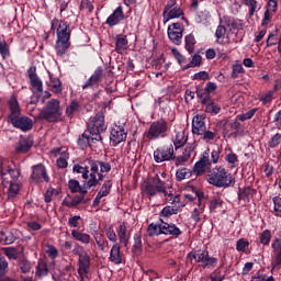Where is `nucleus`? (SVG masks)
<instances>
[{
  "mask_svg": "<svg viewBox=\"0 0 281 281\" xmlns=\"http://www.w3.org/2000/svg\"><path fill=\"white\" fill-rule=\"evenodd\" d=\"M87 166L76 164L72 167V172L81 175L85 179L86 188H95L100 186V181H104V175L111 172V164L102 160L87 159Z\"/></svg>",
  "mask_w": 281,
  "mask_h": 281,
  "instance_id": "nucleus-1",
  "label": "nucleus"
},
{
  "mask_svg": "<svg viewBox=\"0 0 281 281\" xmlns=\"http://www.w3.org/2000/svg\"><path fill=\"white\" fill-rule=\"evenodd\" d=\"M50 30L52 32H56L57 40L55 43V52L57 56L63 58L67 52H69V47H71V30L69 29V23L65 20H58L54 18L50 21Z\"/></svg>",
  "mask_w": 281,
  "mask_h": 281,
  "instance_id": "nucleus-2",
  "label": "nucleus"
},
{
  "mask_svg": "<svg viewBox=\"0 0 281 281\" xmlns=\"http://www.w3.org/2000/svg\"><path fill=\"white\" fill-rule=\"evenodd\" d=\"M8 108H9V115L8 120L10 124L14 128H19L23 133H27V131H32L34 126V122L30 116L24 115L21 113V105L19 104V100L14 94H12L8 101Z\"/></svg>",
  "mask_w": 281,
  "mask_h": 281,
  "instance_id": "nucleus-3",
  "label": "nucleus"
},
{
  "mask_svg": "<svg viewBox=\"0 0 281 281\" xmlns=\"http://www.w3.org/2000/svg\"><path fill=\"white\" fill-rule=\"evenodd\" d=\"M0 177L2 179L3 188H9V196H16V194H19V190H21V184L19 183L21 170L1 166Z\"/></svg>",
  "mask_w": 281,
  "mask_h": 281,
  "instance_id": "nucleus-4",
  "label": "nucleus"
},
{
  "mask_svg": "<svg viewBox=\"0 0 281 281\" xmlns=\"http://www.w3.org/2000/svg\"><path fill=\"white\" fill-rule=\"evenodd\" d=\"M206 181L215 188H229L234 183V178L223 166H216L206 176Z\"/></svg>",
  "mask_w": 281,
  "mask_h": 281,
  "instance_id": "nucleus-5",
  "label": "nucleus"
},
{
  "mask_svg": "<svg viewBox=\"0 0 281 281\" xmlns=\"http://www.w3.org/2000/svg\"><path fill=\"white\" fill-rule=\"evenodd\" d=\"M40 120L46 122H63V110H60V101L58 99H52L48 101L44 109L41 110Z\"/></svg>",
  "mask_w": 281,
  "mask_h": 281,
  "instance_id": "nucleus-6",
  "label": "nucleus"
},
{
  "mask_svg": "<svg viewBox=\"0 0 281 281\" xmlns=\"http://www.w3.org/2000/svg\"><path fill=\"white\" fill-rule=\"evenodd\" d=\"M88 133L93 135L95 142H102V133L106 131V123L104 122V113L99 112L91 116L88 122Z\"/></svg>",
  "mask_w": 281,
  "mask_h": 281,
  "instance_id": "nucleus-7",
  "label": "nucleus"
},
{
  "mask_svg": "<svg viewBox=\"0 0 281 281\" xmlns=\"http://www.w3.org/2000/svg\"><path fill=\"white\" fill-rule=\"evenodd\" d=\"M142 191L149 199L157 194H166V182L159 176H155L143 182Z\"/></svg>",
  "mask_w": 281,
  "mask_h": 281,
  "instance_id": "nucleus-8",
  "label": "nucleus"
},
{
  "mask_svg": "<svg viewBox=\"0 0 281 281\" xmlns=\"http://www.w3.org/2000/svg\"><path fill=\"white\" fill-rule=\"evenodd\" d=\"M72 254L74 256H78V273L81 278H83V276L89 273V268L91 267V257L89 256V252L85 250V247L78 243L74 245Z\"/></svg>",
  "mask_w": 281,
  "mask_h": 281,
  "instance_id": "nucleus-9",
  "label": "nucleus"
},
{
  "mask_svg": "<svg viewBox=\"0 0 281 281\" xmlns=\"http://www.w3.org/2000/svg\"><path fill=\"white\" fill-rule=\"evenodd\" d=\"M168 133V121L165 119H159L154 121L147 132H145V137L153 142L155 139H161L166 137Z\"/></svg>",
  "mask_w": 281,
  "mask_h": 281,
  "instance_id": "nucleus-10",
  "label": "nucleus"
},
{
  "mask_svg": "<svg viewBox=\"0 0 281 281\" xmlns=\"http://www.w3.org/2000/svg\"><path fill=\"white\" fill-rule=\"evenodd\" d=\"M189 260H194V262H200L203 269H207L212 267H216L218 265V259L216 257H210V252L207 250H193L187 255Z\"/></svg>",
  "mask_w": 281,
  "mask_h": 281,
  "instance_id": "nucleus-11",
  "label": "nucleus"
},
{
  "mask_svg": "<svg viewBox=\"0 0 281 281\" xmlns=\"http://www.w3.org/2000/svg\"><path fill=\"white\" fill-rule=\"evenodd\" d=\"M175 159V145L168 144L160 146L154 150V161L156 164H164Z\"/></svg>",
  "mask_w": 281,
  "mask_h": 281,
  "instance_id": "nucleus-12",
  "label": "nucleus"
},
{
  "mask_svg": "<svg viewBox=\"0 0 281 281\" xmlns=\"http://www.w3.org/2000/svg\"><path fill=\"white\" fill-rule=\"evenodd\" d=\"M212 168V161H210V148L203 151L199 161L193 166L192 172L195 177H201Z\"/></svg>",
  "mask_w": 281,
  "mask_h": 281,
  "instance_id": "nucleus-13",
  "label": "nucleus"
},
{
  "mask_svg": "<svg viewBox=\"0 0 281 281\" xmlns=\"http://www.w3.org/2000/svg\"><path fill=\"white\" fill-rule=\"evenodd\" d=\"M164 23H168L171 19L183 16V9L177 4V0H169L164 9Z\"/></svg>",
  "mask_w": 281,
  "mask_h": 281,
  "instance_id": "nucleus-14",
  "label": "nucleus"
},
{
  "mask_svg": "<svg viewBox=\"0 0 281 281\" xmlns=\"http://www.w3.org/2000/svg\"><path fill=\"white\" fill-rule=\"evenodd\" d=\"M27 78L31 85V91L36 95H41L43 93V81L38 78L36 74V66H32L26 71Z\"/></svg>",
  "mask_w": 281,
  "mask_h": 281,
  "instance_id": "nucleus-15",
  "label": "nucleus"
},
{
  "mask_svg": "<svg viewBox=\"0 0 281 281\" xmlns=\"http://www.w3.org/2000/svg\"><path fill=\"white\" fill-rule=\"evenodd\" d=\"M128 132L124 128V125L114 124L110 132V142L112 146H119L122 142H126Z\"/></svg>",
  "mask_w": 281,
  "mask_h": 281,
  "instance_id": "nucleus-16",
  "label": "nucleus"
},
{
  "mask_svg": "<svg viewBox=\"0 0 281 281\" xmlns=\"http://www.w3.org/2000/svg\"><path fill=\"white\" fill-rule=\"evenodd\" d=\"M167 34L173 45H181V41L183 40V29H181V23L169 25Z\"/></svg>",
  "mask_w": 281,
  "mask_h": 281,
  "instance_id": "nucleus-17",
  "label": "nucleus"
},
{
  "mask_svg": "<svg viewBox=\"0 0 281 281\" xmlns=\"http://www.w3.org/2000/svg\"><path fill=\"white\" fill-rule=\"evenodd\" d=\"M104 69L102 67H98L90 78L81 86V89H98L100 87V82H102V74Z\"/></svg>",
  "mask_w": 281,
  "mask_h": 281,
  "instance_id": "nucleus-18",
  "label": "nucleus"
},
{
  "mask_svg": "<svg viewBox=\"0 0 281 281\" xmlns=\"http://www.w3.org/2000/svg\"><path fill=\"white\" fill-rule=\"evenodd\" d=\"M124 19H126V15L124 14V8L119 5L106 19L105 25H109V27H115V25H120Z\"/></svg>",
  "mask_w": 281,
  "mask_h": 281,
  "instance_id": "nucleus-19",
  "label": "nucleus"
},
{
  "mask_svg": "<svg viewBox=\"0 0 281 281\" xmlns=\"http://www.w3.org/2000/svg\"><path fill=\"white\" fill-rule=\"evenodd\" d=\"M31 179L35 183H38L40 181H45L46 183H49V176H47V169H45V166L43 164L33 166Z\"/></svg>",
  "mask_w": 281,
  "mask_h": 281,
  "instance_id": "nucleus-20",
  "label": "nucleus"
},
{
  "mask_svg": "<svg viewBox=\"0 0 281 281\" xmlns=\"http://www.w3.org/2000/svg\"><path fill=\"white\" fill-rule=\"evenodd\" d=\"M160 223H161L162 234H165L166 236H175V238H179V236L183 234L180 227H177V225L172 223L165 222L164 218H160Z\"/></svg>",
  "mask_w": 281,
  "mask_h": 281,
  "instance_id": "nucleus-21",
  "label": "nucleus"
},
{
  "mask_svg": "<svg viewBox=\"0 0 281 281\" xmlns=\"http://www.w3.org/2000/svg\"><path fill=\"white\" fill-rule=\"evenodd\" d=\"M272 251L274 254V260L272 261L273 269H281V239L276 237L271 244Z\"/></svg>",
  "mask_w": 281,
  "mask_h": 281,
  "instance_id": "nucleus-22",
  "label": "nucleus"
},
{
  "mask_svg": "<svg viewBox=\"0 0 281 281\" xmlns=\"http://www.w3.org/2000/svg\"><path fill=\"white\" fill-rule=\"evenodd\" d=\"M205 115H195L192 120V133L193 135H203L205 133Z\"/></svg>",
  "mask_w": 281,
  "mask_h": 281,
  "instance_id": "nucleus-23",
  "label": "nucleus"
},
{
  "mask_svg": "<svg viewBox=\"0 0 281 281\" xmlns=\"http://www.w3.org/2000/svg\"><path fill=\"white\" fill-rule=\"evenodd\" d=\"M215 37H216V42L220 45H229L231 40H229V35H227V29L225 27V25L223 23H221L216 31H215Z\"/></svg>",
  "mask_w": 281,
  "mask_h": 281,
  "instance_id": "nucleus-24",
  "label": "nucleus"
},
{
  "mask_svg": "<svg viewBox=\"0 0 281 281\" xmlns=\"http://www.w3.org/2000/svg\"><path fill=\"white\" fill-rule=\"evenodd\" d=\"M220 23H222L224 27H228L231 32L234 30H243V22L234 19L233 16H224Z\"/></svg>",
  "mask_w": 281,
  "mask_h": 281,
  "instance_id": "nucleus-25",
  "label": "nucleus"
},
{
  "mask_svg": "<svg viewBox=\"0 0 281 281\" xmlns=\"http://www.w3.org/2000/svg\"><path fill=\"white\" fill-rule=\"evenodd\" d=\"M128 49V38L124 34H117L115 36V52L117 54H124Z\"/></svg>",
  "mask_w": 281,
  "mask_h": 281,
  "instance_id": "nucleus-26",
  "label": "nucleus"
},
{
  "mask_svg": "<svg viewBox=\"0 0 281 281\" xmlns=\"http://www.w3.org/2000/svg\"><path fill=\"white\" fill-rule=\"evenodd\" d=\"M110 262L113 265H122V252L120 248V244H114L110 250Z\"/></svg>",
  "mask_w": 281,
  "mask_h": 281,
  "instance_id": "nucleus-27",
  "label": "nucleus"
},
{
  "mask_svg": "<svg viewBox=\"0 0 281 281\" xmlns=\"http://www.w3.org/2000/svg\"><path fill=\"white\" fill-rule=\"evenodd\" d=\"M68 189L70 192L76 194V192H79V194H87V190H90L91 188L83 184V187L80 186V182L76 179H70L68 181Z\"/></svg>",
  "mask_w": 281,
  "mask_h": 281,
  "instance_id": "nucleus-28",
  "label": "nucleus"
},
{
  "mask_svg": "<svg viewBox=\"0 0 281 281\" xmlns=\"http://www.w3.org/2000/svg\"><path fill=\"white\" fill-rule=\"evenodd\" d=\"M71 237L77 240V243H81V245H89V243H91V235L78 229L71 231Z\"/></svg>",
  "mask_w": 281,
  "mask_h": 281,
  "instance_id": "nucleus-29",
  "label": "nucleus"
},
{
  "mask_svg": "<svg viewBox=\"0 0 281 281\" xmlns=\"http://www.w3.org/2000/svg\"><path fill=\"white\" fill-rule=\"evenodd\" d=\"M238 200L249 202L250 199L256 194V190L251 187H244L238 189Z\"/></svg>",
  "mask_w": 281,
  "mask_h": 281,
  "instance_id": "nucleus-30",
  "label": "nucleus"
},
{
  "mask_svg": "<svg viewBox=\"0 0 281 281\" xmlns=\"http://www.w3.org/2000/svg\"><path fill=\"white\" fill-rule=\"evenodd\" d=\"M188 143V134H186V131L176 132V137L173 139V146L176 150H179V148H182V146H186Z\"/></svg>",
  "mask_w": 281,
  "mask_h": 281,
  "instance_id": "nucleus-31",
  "label": "nucleus"
},
{
  "mask_svg": "<svg viewBox=\"0 0 281 281\" xmlns=\"http://www.w3.org/2000/svg\"><path fill=\"white\" fill-rule=\"evenodd\" d=\"M49 274V268L47 267V261L40 259L36 266L35 276L36 278H45Z\"/></svg>",
  "mask_w": 281,
  "mask_h": 281,
  "instance_id": "nucleus-32",
  "label": "nucleus"
},
{
  "mask_svg": "<svg viewBox=\"0 0 281 281\" xmlns=\"http://www.w3.org/2000/svg\"><path fill=\"white\" fill-rule=\"evenodd\" d=\"M203 212H205V204L201 202V198H198V207L191 213L192 221H194V223H200L201 214H203Z\"/></svg>",
  "mask_w": 281,
  "mask_h": 281,
  "instance_id": "nucleus-33",
  "label": "nucleus"
},
{
  "mask_svg": "<svg viewBox=\"0 0 281 281\" xmlns=\"http://www.w3.org/2000/svg\"><path fill=\"white\" fill-rule=\"evenodd\" d=\"M85 201V194L77 195L75 198H68L64 199L61 204L65 207H77V205H80Z\"/></svg>",
  "mask_w": 281,
  "mask_h": 281,
  "instance_id": "nucleus-34",
  "label": "nucleus"
},
{
  "mask_svg": "<svg viewBox=\"0 0 281 281\" xmlns=\"http://www.w3.org/2000/svg\"><path fill=\"white\" fill-rule=\"evenodd\" d=\"M90 143L95 144V138H93V135H89L87 133H83L81 136H79L77 144L81 148H88L90 146Z\"/></svg>",
  "mask_w": 281,
  "mask_h": 281,
  "instance_id": "nucleus-35",
  "label": "nucleus"
},
{
  "mask_svg": "<svg viewBox=\"0 0 281 281\" xmlns=\"http://www.w3.org/2000/svg\"><path fill=\"white\" fill-rule=\"evenodd\" d=\"M93 238L95 240L97 246L99 247L100 251H104L106 247H109V241L104 239V235L102 233L94 231Z\"/></svg>",
  "mask_w": 281,
  "mask_h": 281,
  "instance_id": "nucleus-36",
  "label": "nucleus"
},
{
  "mask_svg": "<svg viewBox=\"0 0 281 281\" xmlns=\"http://www.w3.org/2000/svg\"><path fill=\"white\" fill-rule=\"evenodd\" d=\"M179 207H186V204H181L178 206H165L160 213V218H168L172 216L173 214H177L179 212Z\"/></svg>",
  "mask_w": 281,
  "mask_h": 281,
  "instance_id": "nucleus-37",
  "label": "nucleus"
},
{
  "mask_svg": "<svg viewBox=\"0 0 281 281\" xmlns=\"http://www.w3.org/2000/svg\"><path fill=\"white\" fill-rule=\"evenodd\" d=\"M81 109L82 106L80 105V102H78L77 100H74L66 108V115L68 117H74L75 113H80Z\"/></svg>",
  "mask_w": 281,
  "mask_h": 281,
  "instance_id": "nucleus-38",
  "label": "nucleus"
},
{
  "mask_svg": "<svg viewBox=\"0 0 281 281\" xmlns=\"http://www.w3.org/2000/svg\"><path fill=\"white\" fill-rule=\"evenodd\" d=\"M119 238L120 243H123L124 247H128V240H131V235L126 234V224L120 225Z\"/></svg>",
  "mask_w": 281,
  "mask_h": 281,
  "instance_id": "nucleus-39",
  "label": "nucleus"
},
{
  "mask_svg": "<svg viewBox=\"0 0 281 281\" xmlns=\"http://www.w3.org/2000/svg\"><path fill=\"white\" fill-rule=\"evenodd\" d=\"M147 234L148 236L153 237V236H159L161 234H164V229L161 228V223L160 224H149L147 227Z\"/></svg>",
  "mask_w": 281,
  "mask_h": 281,
  "instance_id": "nucleus-40",
  "label": "nucleus"
},
{
  "mask_svg": "<svg viewBox=\"0 0 281 281\" xmlns=\"http://www.w3.org/2000/svg\"><path fill=\"white\" fill-rule=\"evenodd\" d=\"M184 43L187 52H189L190 54H194V46L196 45V38H194V35H186Z\"/></svg>",
  "mask_w": 281,
  "mask_h": 281,
  "instance_id": "nucleus-41",
  "label": "nucleus"
},
{
  "mask_svg": "<svg viewBox=\"0 0 281 281\" xmlns=\"http://www.w3.org/2000/svg\"><path fill=\"white\" fill-rule=\"evenodd\" d=\"M111 188H113V181L105 180L98 194L104 199V196H109V194H111Z\"/></svg>",
  "mask_w": 281,
  "mask_h": 281,
  "instance_id": "nucleus-42",
  "label": "nucleus"
},
{
  "mask_svg": "<svg viewBox=\"0 0 281 281\" xmlns=\"http://www.w3.org/2000/svg\"><path fill=\"white\" fill-rule=\"evenodd\" d=\"M192 177V171L188 168H180L176 171L177 181H183V179H190Z\"/></svg>",
  "mask_w": 281,
  "mask_h": 281,
  "instance_id": "nucleus-43",
  "label": "nucleus"
},
{
  "mask_svg": "<svg viewBox=\"0 0 281 281\" xmlns=\"http://www.w3.org/2000/svg\"><path fill=\"white\" fill-rule=\"evenodd\" d=\"M142 233H136L134 235V245L132 247L133 254H142Z\"/></svg>",
  "mask_w": 281,
  "mask_h": 281,
  "instance_id": "nucleus-44",
  "label": "nucleus"
},
{
  "mask_svg": "<svg viewBox=\"0 0 281 281\" xmlns=\"http://www.w3.org/2000/svg\"><path fill=\"white\" fill-rule=\"evenodd\" d=\"M209 210L211 213H214L217 210H223V200L221 198H213L210 201Z\"/></svg>",
  "mask_w": 281,
  "mask_h": 281,
  "instance_id": "nucleus-45",
  "label": "nucleus"
},
{
  "mask_svg": "<svg viewBox=\"0 0 281 281\" xmlns=\"http://www.w3.org/2000/svg\"><path fill=\"white\" fill-rule=\"evenodd\" d=\"M205 113H221V106L218 104L214 103V101L211 99L206 104L203 105Z\"/></svg>",
  "mask_w": 281,
  "mask_h": 281,
  "instance_id": "nucleus-46",
  "label": "nucleus"
},
{
  "mask_svg": "<svg viewBox=\"0 0 281 281\" xmlns=\"http://www.w3.org/2000/svg\"><path fill=\"white\" fill-rule=\"evenodd\" d=\"M195 93L198 98H200L202 105L212 100V95H210L205 89H196Z\"/></svg>",
  "mask_w": 281,
  "mask_h": 281,
  "instance_id": "nucleus-47",
  "label": "nucleus"
},
{
  "mask_svg": "<svg viewBox=\"0 0 281 281\" xmlns=\"http://www.w3.org/2000/svg\"><path fill=\"white\" fill-rule=\"evenodd\" d=\"M31 139H21L19 146L16 147L18 153H27L32 148Z\"/></svg>",
  "mask_w": 281,
  "mask_h": 281,
  "instance_id": "nucleus-48",
  "label": "nucleus"
},
{
  "mask_svg": "<svg viewBox=\"0 0 281 281\" xmlns=\"http://www.w3.org/2000/svg\"><path fill=\"white\" fill-rule=\"evenodd\" d=\"M0 240L4 244V245H12V243H14V240H16V238L14 237V235L10 232L0 233Z\"/></svg>",
  "mask_w": 281,
  "mask_h": 281,
  "instance_id": "nucleus-49",
  "label": "nucleus"
},
{
  "mask_svg": "<svg viewBox=\"0 0 281 281\" xmlns=\"http://www.w3.org/2000/svg\"><path fill=\"white\" fill-rule=\"evenodd\" d=\"M0 56L5 60V58H10V46L5 40L0 41Z\"/></svg>",
  "mask_w": 281,
  "mask_h": 281,
  "instance_id": "nucleus-50",
  "label": "nucleus"
},
{
  "mask_svg": "<svg viewBox=\"0 0 281 281\" xmlns=\"http://www.w3.org/2000/svg\"><path fill=\"white\" fill-rule=\"evenodd\" d=\"M203 58L199 54H194L192 60L183 67V70L190 69L192 67H201Z\"/></svg>",
  "mask_w": 281,
  "mask_h": 281,
  "instance_id": "nucleus-51",
  "label": "nucleus"
},
{
  "mask_svg": "<svg viewBox=\"0 0 281 281\" xmlns=\"http://www.w3.org/2000/svg\"><path fill=\"white\" fill-rule=\"evenodd\" d=\"M229 127V130L226 131V133L232 136V135H237V133L240 132V122L238 121H233L232 123H229L227 125Z\"/></svg>",
  "mask_w": 281,
  "mask_h": 281,
  "instance_id": "nucleus-52",
  "label": "nucleus"
},
{
  "mask_svg": "<svg viewBox=\"0 0 281 281\" xmlns=\"http://www.w3.org/2000/svg\"><path fill=\"white\" fill-rule=\"evenodd\" d=\"M236 249L238 251H241V254H245L247 249H249V241L245 238H240L236 241Z\"/></svg>",
  "mask_w": 281,
  "mask_h": 281,
  "instance_id": "nucleus-53",
  "label": "nucleus"
},
{
  "mask_svg": "<svg viewBox=\"0 0 281 281\" xmlns=\"http://www.w3.org/2000/svg\"><path fill=\"white\" fill-rule=\"evenodd\" d=\"M67 159H69V154L67 153H61L60 157L57 159L56 164H57V168H61L65 169L68 166Z\"/></svg>",
  "mask_w": 281,
  "mask_h": 281,
  "instance_id": "nucleus-54",
  "label": "nucleus"
},
{
  "mask_svg": "<svg viewBox=\"0 0 281 281\" xmlns=\"http://www.w3.org/2000/svg\"><path fill=\"white\" fill-rule=\"evenodd\" d=\"M223 153V149L221 147H215L212 151H211V164H218V159H221V154Z\"/></svg>",
  "mask_w": 281,
  "mask_h": 281,
  "instance_id": "nucleus-55",
  "label": "nucleus"
},
{
  "mask_svg": "<svg viewBox=\"0 0 281 281\" xmlns=\"http://www.w3.org/2000/svg\"><path fill=\"white\" fill-rule=\"evenodd\" d=\"M273 203V210H274V216H279L281 218V198L280 196H274L272 199Z\"/></svg>",
  "mask_w": 281,
  "mask_h": 281,
  "instance_id": "nucleus-56",
  "label": "nucleus"
},
{
  "mask_svg": "<svg viewBox=\"0 0 281 281\" xmlns=\"http://www.w3.org/2000/svg\"><path fill=\"white\" fill-rule=\"evenodd\" d=\"M50 87L54 93H61L63 88L60 87V79L59 78H52L50 77Z\"/></svg>",
  "mask_w": 281,
  "mask_h": 281,
  "instance_id": "nucleus-57",
  "label": "nucleus"
},
{
  "mask_svg": "<svg viewBox=\"0 0 281 281\" xmlns=\"http://www.w3.org/2000/svg\"><path fill=\"white\" fill-rule=\"evenodd\" d=\"M280 142H281V134H280V133H277V134H274V135L270 138V140H269V143H268V146H269L270 148H278V146H280Z\"/></svg>",
  "mask_w": 281,
  "mask_h": 281,
  "instance_id": "nucleus-58",
  "label": "nucleus"
},
{
  "mask_svg": "<svg viewBox=\"0 0 281 281\" xmlns=\"http://www.w3.org/2000/svg\"><path fill=\"white\" fill-rule=\"evenodd\" d=\"M80 221H82V217L80 215H75L68 218V225L69 227H74L77 229V227H80Z\"/></svg>",
  "mask_w": 281,
  "mask_h": 281,
  "instance_id": "nucleus-59",
  "label": "nucleus"
},
{
  "mask_svg": "<svg viewBox=\"0 0 281 281\" xmlns=\"http://www.w3.org/2000/svg\"><path fill=\"white\" fill-rule=\"evenodd\" d=\"M261 245H269L271 243V231L266 229L260 235Z\"/></svg>",
  "mask_w": 281,
  "mask_h": 281,
  "instance_id": "nucleus-60",
  "label": "nucleus"
},
{
  "mask_svg": "<svg viewBox=\"0 0 281 281\" xmlns=\"http://www.w3.org/2000/svg\"><path fill=\"white\" fill-rule=\"evenodd\" d=\"M19 267L22 273H30L32 270V265L26 259H22L19 263Z\"/></svg>",
  "mask_w": 281,
  "mask_h": 281,
  "instance_id": "nucleus-61",
  "label": "nucleus"
},
{
  "mask_svg": "<svg viewBox=\"0 0 281 281\" xmlns=\"http://www.w3.org/2000/svg\"><path fill=\"white\" fill-rule=\"evenodd\" d=\"M196 147L194 146V144H188L184 148V150L182 151V155L190 160V158L192 157V155H194V149Z\"/></svg>",
  "mask_w": 281,
  "mask_h": 281,
  "instance_id": "nucleus-62",
  "label": "nucleus"
},
{
  "mask_svg": "<svg viewBox=\"0 0 281 281\" xmlns=\"http://www.w3.org/2000/svg\"><path fill=\"white\" fill-rule=\"evenodd\" d=\"M272 100H273V91L271 90L259 97V101L262 102V104H269V102H272Z\"/></svg>",
  "mask_w": 281,
  "mask_h": 281,
  "instance_id": "nucleus-63",
  "label": "nucleus"
},
{
  "mask_svg": "<svg viewBox=\"0 0 281 281\" xmlns=\"http://www.w3.org/2000/svg\"><path fill=\"white\" fill-rule=\"evenodd\" d=\"M52 196H58V190L56 189H48L44 195L45 203H52Z\"/></svg>",
  "mask_w": 281,
  "mask_h": 281,
  "instance_id": "nucleus-64",
  "label": "nucleus"
}]
</instances>
